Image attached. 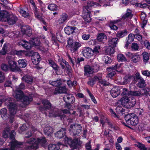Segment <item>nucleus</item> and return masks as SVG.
<instances>
[{
    "mask_svg": "<svg viewBox=\"0 0 150 150\" xmlns=\"http://www.w3.org/2000/svg\"><path fill=\"white\" fill-rule=\"evenodd\" d=\"M49 83L51 85L55 86H60L62 84V82L60 79L55 81H50Z\"/></svg>",
    "mask_w": 150,
    "mask_h": 150,
    "instance_id": "nucleus-44",
    "label": "nucleus"
},
{
    "mask_svg": "<svg viewBox=\"0 0 150 150\" xmlns=\"http://www.w3.org/2000/svg\"><path fill=\"white\" fill-rule=\"evenodd\" d=\"M32 62L34 64H38L40 60V57L38 52H34L31 57Z\"/></svg>",
    "mask_w": 150,
    "mask_h": 150,
    "instance_id": "nucleus-21",
    "label": "nucleus"
},
{
    "mask_svg": "<svg viewBox=\"0 0 150 150\" xmlns=\"http://www.w3.org/2000/svg\"><path fill=\"white\" fill-rule=\"evenodd\" d=\"M49 64L56 71L57 74L58 75L57 71H58L59 69V66L56 63L52 60H49Z\"/></svg>",
    "mask_w": 150,
    "mask_h": 150,
    "instance_id": "nucleus-33",
    "label": "nucleus"
},
{
    "mask_svg": "<svg viewBox=\"0 0 150 150\" xmlns=\"http://www.w3.org/2000/svg\"><path fill=\"white\" fill-rule=\"evenodd\" d=\"M37 141L38 142V145L39 144L41 146L44 147L46 145V141L45 137L41 138H38L37 139Z\"/></svg>",
    "mask_w": 150,
    "mask_h": 150,
    "instance_id": "nucleus-34",
    "label": "nucleus"
},
{
    "mask_svg": "<svg viewBox=\"0 0 150 150\" xmlns=\"http://www.w3.org/2000/svg\"><path fill=\"white\" fill-rule=\"evenodd\" d=\"M135 78L138 83L137 86L140 88H143L146 85L145 81L140 76L139 73L137 72L135 74Z\"/></svg>",
    "mask_w": 150,
    "mask_h": 150,
    "instance_id": "nucleus-12",
    "label": "nucleus"
},
{
    "mask_svg": "<svg viewBox=\"0 0 150 150\" xmlns=\"http://www.w3.org/2000/svg\"><path fill=\"white\" fill-rule=\"evenodd\" d=\"M92 67L94 72H97L99 70V66L98 64V63L97 62H95L93 64Z\"/></svg>",
    "mask_w": 150,
    "mask_h": 150,
    "instance_id": "nucleus-53",
    "label": "nucleus"
},
{
    "mask_svg": "<svg viewBox=\"0 0 150 150\" xmlns=\"http://www.w3.org/2000/svg\"><path fill=\"white\" fill-rule=\"evenodd\" d=\"M22 80L23 81L27 83L30 84L33 82V77L30 75H26L24 76L22 78Z\"/></svg>",
    "mask_w": 150,
    "mask_h": 150,
    "instance_id": "nucleus-25",
    "label": "nucleus"
},
{
    "mask_svg": "<svg viewBox=\"0 0 150 150\" xmlns=\"http://www.w3.org/2000/svg\"><path fill=\"white\" fill-rule=\"evenodd\" d=\"M59 145L55 144H50L48 146L49 150H59Z\"/></svg>",
    "mask_w": 150,
    "mask_h": 150,
    "instance_id": "nucleus-43",
    "label": "nucleus"
},
{
    "mask_svg": "<svg viewBox=\"0 0 150 150\" xmlns=\"http://www.w3.org/2000/svg\"><path fill=\"white\" fill-rule=\"evenodd\" d=\"M128 33L127 31L126 30L118 31L116 34V36L120 38H123L126 36Z\"/></svg>",
    "mask_w": 150,
    "mask_h": 150,
    "instance_id": "nucleus-35",
    "label": "nucleus"
},
{
    "mask_svg": "<svg viewBox=\"0 0 150 150\" xmlns=\"http://www.w3.org/2000/svg\"><path fill=\"white\" fill-rule=\"evenodd\" d=\"M119 39L117 38L110 39L108 41V45L110 47H115Z\"/></svg>",
    "mask_w": 150,
    "mask_h": 150,
    "instance_id": "nucleus-28",
    "label": "nucleus"
},
{
    "mask_svg": "<svg viewBox=\"0 0 150 150\" xmlns=\"http://www.w3.org/2000/svg\"><path fill=\"white\" fill-rule=\"evenodd\" d=\"M63 99L65 103H73L75 101V99L72 94L69 93H66L64 95Z\"/></svg>",
    "mask_w": 150,
    "mask_h": 150,
    "instance_id": "nucleus-19",
    "label": "nucleus"
},
{
    "mask_svg": "<svg viewBox=\"0 0 150 150\" xmlns=\"http://www.w3.org/2000/svg\"><path fill=\"white\" fill-rule=\"evenodd\" d=\"M106 38V36L105 34L100 33L98 34L97 39L99 42H102L104 38Z\"/></svg>",
    "mask_w": 150,
    "mask_h": 150,
    "instance_id": "nucleus-46",
    "label": "nucleus"
},
{
    "mask_svg": "<svg viewBox=\"0 0 150 150\" xmlns=\"http://www.w3.org/2000/svg\"><path fill=\"white\" fill-rule=\"evenodd\" d=\"M84 75L89 76L90 74H92L94 71L92 67L89 65H86L84 67Z\"/></svg>",
    "mask_w": 150,
    "mask_h": 150,
    "instance_id": "nucleus-26",
    "label": "nucleus"
},
{
    "mask_svg": "<svg viewBox=\"0 0 150 150\" xmlns=\"http://www.w3.org/2000/svg\"><path fill=\"white\" fill-rule=\"evenodd\" d=\"M78 138L72 140L71 138H67L65 139V142L71 146H75L78 144Z\"/></svg>",
    "mask_w": 150,
    "mask_h": 150,
    "instance_id": "nucleus-22",
    "label": "nucleus"
},
{
    "mask_svg": "<svg viewBox=\"0 0 150 150\" xmlns=\"http://www.w3.org/2000/svg\"><path fill=\"white\" fill-rule=\"evenodd\" d=\"M142 56L143 57V61L145 63H146L148 62L149 60V54L146 52L143 53Z\"/></svg>",
    "mask_w": 150,
    "mask_h": 150,
    "instance_id": "nucleus-49",
    "label": "nucleus"
},
{
    "mask_svg": "<svg viewBox=\"0 0 150 150\" xmlns=\"http://www.w3.org/2000/svg\"><path fill=\"white\" fill-rule=\"evenodd\" d=\"M25 141V150H35L38 148L37 139L31 138Z\"/></svg>",
    "mask_w": 150,
    "mask_h": 150,
    "instance_id": "nucleus-5",
    "label": "nucleus"
},
{
    "mask_svg": "<svg viewBox=\"0 0 150 150\" xmlns=\"http://www.w3.org/2000/svg\"><path fill=\"white\" fill-rule=\"evenodd\" d=\"M66 133V129L65 128H62L57 133H55L56 137L60 139L65 135Z\"/></svg>",
    "mask_w": 150,
    "mask_h": 150,
    "instance_id": "nucleus-30",
    "label": "nucleus"
},
{
    "mask_svg": "<svg viewBox=\"0 0 150 150\" xmlns=\"http://www.w3.org/2000/svg\"><path fill=\"white\" fill-rule=\"evenodd\" d=\"M8 14V12L4 10L0 12V21L3 19L5 20L6 16Z\"/></svg>",
    "mask_w": 150,
    "mask_h": 150,
    "instance_id": "nucleus-50",
    "label": "nucleus"
},
{
    "mask_svg": "<svg viewBox=\"0 0 150 150\" xmlns=\"http://www.w3.org/2000/svg\"><path fill=\"white\" fill-rule=\"evenodd\" d=\"M82 129L81 126L78 124H73L70 126L69 130L74 134H76L80 133Z\"/></svg>",
    "mask_w": 150,
    "mask_h": 150,
    "instance_id": "nucleus-15",
    "label": "nucleus"
},
{
    "mask_svg": "<svg viewBox=\"0 0 150 150\" xmlns=\"http://www.w3.org/2000/svg\"><path fill=\"white\" fill-rule=\"evenodd\" d=\"M132 16L133 14H132V11L131 10L128 9L126 13L122 16L121 18L117 20H114L113 22L114 23H116L121 21L122 20L124 21H127L130 19Z\"/></svg>",
    "mask_w": 150,
    "mask_h": 150,
    "instance_id": "nucleus-10",
    "label": "nucleus"
},
{
    "mask_svg": "<svg viewBox=\"0 0 150 150\" xmlns=\"http://www.w3.org/2000/svg\"><path fill=\"white\" fill-rule=\"evenodd\" d=\"M74 43L73 40L71 38H69L67 40V47H68L70 48Z\"/></svg>",
    "mask_w": 150,
    "mask_h": 150,
    "instance_id": "nucleus-59",
    "label": "nucleus"
},
{
    "mask_svg": "<svg viewBox=\"0 0 150 150\" xmlns=\"http://www.w3.org/2000/svg\"><path fill=\"white\" fill-rule=\"evenodd\" d=\"M120 93L119 87L115 86L112 88L110 91V93L112 97L115 98L117 97Z\"/></svg>",
    "mask_w": 150,
    "mask_h": 150,
    "instance_id": "nucleus-20",
    "label": "nucleus"
},
{
    "mask_svg": "<svg viewBox=\"0 0 150 150\" xmlns=\"http://www.w3.org/2000/svg\"><path fill=\"white\" fill-rule=\"evenodd\" d=\"M19 12L22 16L24 17H26L28 15V13H27L23 9H20L19 11Z\"/></svg>",
    "mask_w": 150,
    "mask_h": 150,
    "instance_id": "nucleus-62",
    "label": "nucleus"
},
{
    "mask_svg": "<svg viewBox=\"0 0 150 150\" xmlns=\"http://www.w3.org/2000/svg\"><path fill=\"white\" fill-rule=\"evenodd\" d=\"M98 77H100L99 79H98V82L100 83L101 85L104 86H108L110 83L107 82L104 79H102V76L101 74L98 75Z\"/></svg>",
    "mask_w": 150,
    "mask_h": 150,
    "instance_id": "nucleus-40",
    "label": "nucleus"
},
{
    "mask_svg": "<svg viewBox=\"0 0 150 150\" xmlns=\"http://www.w3.org/2000/svg\"><path fill=\"white\" fill-rule=\"evenodd\" d=\"M30 127L31 128V129L33 131L35 132L37 130V129L35 128L34 127L32 126H30L27 123L26 124H23L20 128V129L22 131H23L26 129L28 127Z\"/></svg>",
    "mask_w": 150,
    "mask_h": 150,
    "instance_id": "nucleus-38",
    "label": "nucleus"
},
{
    "mask_svg": "<svg viewBox=\"0 0 150 150\" xmlns=\"http://www.w3.org/2000/svg\"><path fill=\"white\" fill-rule=\"evenodd\" d=\"M7 59L8 60V64L11 71L17 72L18 71L19 69L17 66V63L14 61L13 58L11 56H8L7 57Z\"/></svg>",
    "mask_w": 150,
    "mask_h": 150,
    "instance_id": "nucleus-8",
    "label": "nucleus"
},
{
    "mask_svg": "<svg viewBox=\"0 0 150 150\" xmlns=\"http://www.w3.org/2000/svg\"><path fill=\"white\" fill-rule=\"evenodd\" d=\"M98 75L95 76L93 78H89L88 81V84L92 86H93L94 84L98 79H99L100 77H98Z\"/></svg>",
    "mask_w": 150,
    "mask_h": 150,
    "instance_id": "nucleus-31",
    "label": "nucleus"
},
{
    "mask_svg": "<svg viewBox=\"0 0 150 150\" xmlns=\"http://www.w3.org/2000/svg\"><path fill=\"white\" fill-rule=\"evenodd\" d=\"M88 7L83 8L82 16L85 21L87 22H89L91 21L90 17L91 12L88 10Z\"/></svg>",
    "mask_w": 150,
    "mask_h": 150,
    "instance_id": "nucleus-14",
    "label": "nucleus"
},
{
    "mask_svg": "<svg viewBox=\"0 0 150 150\" xmlns=\"http://www.w3.org/2000/svg\"><path fill=\"white\" fill-rule=\"evenodd\" d=\"M141 18L142 21V23L141 24V27L142 28H143L146 25L147 22V18L145 13H142L141 16Z\"/></svg>",
    "mask_w": 150,
    "mask_h": 150,
    "instance_id": "nucleus-32",
    "label": "nucleus"
},
{
    "mask_svg": "<svg viewBox=\"0 0 150 150\" xmlns=\"http://www.w3.org/2000/svg\"><path fill=\"white\" fill-rule=\"evenodd\" d=\"M1 68L3 70L5 71H7L9 69L8 66L7 65L4 64H3L1 65Z\"/></svg>",
    "mask_w": 150,
    "mask_h": 150,
    "instance_id": "nucleus-64",
    "label": "nucleus"
},
{
    "mask_svg": "<svg viewBox=\"0 0 150 150\" xmlns=\"http://www.w3.org/2000/svg\"><path fill=\"white\" fill-rule=\"evenodd\" d=\"M26 62L27 61L25 59H20L18 61V64L19 67L23 68L25 67L27 65Z\"/></svg>",
    "mask_w": 150,
    "mask_h": 150,
    "instance_id": "nucleus-41",
    "label": "nucleus"
},
{
    "mask_svg": "<svg viewBox=\"0 0 150 150\" xmlns=\"http://www.w3.org/2000/svg\"><path fill=\"white\" fill-rule=\"evenodd\" d=\"M58 62H59L60 65L63 69H64L66 67L67 70L70 71L71 70V67L69 65L68 62L62 58H60L58 59Z\"/></svg>",
    "mask_w": 150,
    "mask_h": 150,
    "instance_id": "nucleus-17",
    "label": "nucleus"
},
{
    "mask_svg": "<svg viewBox=\"0 0 150 150\" xmlns=\"http://www.w3.org/2000/svg\"><path fill=\"white\" fill-rule=\"evenodd\" d=\"M7 49V45L6 44H4L2 50H0V54L2 55H5L6 53Z\"/></svg>",
    "mask_w": 150,
    "mask_h": 150,
    "instance_id": "nucleus-55",
    "label": "nucleus"
},
{
    "mask_svg": "<svg viewBox=\"0 0 150 150\" xmlns=\"http://www.w3.org/2000/svg\"><path fill=\"white\" fill-rule=\"evenodd\" d=\"M7 112V110L5 108H3L0 110V114L3 119H5L8 117Z\"/></svg>",
    "mask_w": 150,
    "mask_h": 150,
    "instance_id": "nucleus-42",
    "label": "nucleus"
},
{
    "mask_svg": "<svg viewBox=\"0 0 150 150\" xmlns=\"http://www.w3.org/2000/svg\"><path fill=\"white\" fill-rule=\"evenodd\" d=\"M125 120L126 123L129 125L135 126L138 123L137 116L134 113H129L125 115Z\"/></svg>",
    "mask_w": 150,
    "mask_h": 150,
    "instance_id": "nucleus-6",
    "label": "nucleus"
},
{
    "mask_svg": "<svg viewBox=\"0 0 150 150\" xmlns=\"http://www.w3.org/2000/svg\"><path fill=\"white\" fill-rule=\"evenodd\" d=\"M126 88L122 89V91L121 95L124 96L121 99L119 100L117 104H121L124 106H126L127 108H131L133 107L136 103L135 99L132 97H129L131 95L129 92Z\"/></svg>",
    "mask_w": 150,
    "mask_h": 150,
    "instance_id": "nucleus-2",
    "label": "nucleus"
},
{
    "mask_svg": "<svg viewBox=\"0 0 150 150\" xmlns=\"http://www.w3.org/2000/svg\"><path fill=\"white\" fill-rule=\"evenodd\" d=\"M19 33L18 32L14 31L9 33L8 36L11 38H17L19 36Z\"/></svg>",
    "mask_w": 150,
    "mask_h": 150,
    "instance_id": "nucleus-56",
    "label": "nucleus"
},
{
    "mask_svg": "<svg viewBox=\"0 0 150 150\" xmlns=\"http://www.w3.org/2000/svg\"><path fill=\"white\" fill-rule=\"evenodd\" d=\"M45 42L43 46L41 48L42 51L44 52L47 51L48 50V41L46 40H44Z\"/></svg>",
    "mask_w": 150,
    "mask_h": 150,
    "instance_id": "nucleus-47",
    "label": "nucleus"
},
{
    "mask_svg": "<svg viewBox=\"0 0 150 150\" xmlns=\"http://www.w3.org/2000/svg\"><path fill=\"white\" fill-rule=\"evenodd\" d=\"M10 148L1 149L0 150H15L21 147V146L23 145V143L18 142L16 140L11 141L10 142Z\"/></svg>",
    "mask_w": 150,
    "mask_h": 150,
    "instance_id": "nucleus-11",
    "label": "nucleus"
},
{
    "mask_svg": "<svg viewBox=\"0 0 150 150\" xmlns=\"http://www.w3.org/2000/svg\"><path fill=\"white\" fill-rule=\"evenodd\" d=\"M134 79V77L133 76L128 75L126 76L125 77V83H127L128 82H129L131 80Z\"/></svg>",
    "mask_w": 150,
    "mask_h": 150,
    "instance_id": "nucleus-57",
    "label": "nucleus"
},
{
    "mask_svg": "<svg viewBox=\"0 0 150 150\" xmlns=\"http://www.w3.org/2000/svg\"><path fill=\"white\" fill-rule=\"evenodd\" d=\"M134 38L135 36L134 34L131 33L129 35L128 37L126 39L127 40V41L131 43L134 41Z\"/></svg>",
    "mask_w": 150,
    "mask_h": 150,
    "instance_id": "nucleus-52",
    "label": "nucleus"
},
{
    "mask_svg": "<svg viewBox=\"0 0 150 150\" xmlns=\"http://www.w3.org/2000/svg\"><path fill=\"white\" fill-rule=\"evenodd\" d=\"M81 46V44L77 42H75L69 48L71 51L75 52L78 50Z\"/></svg>",
    "mask_w": 150,
    "mask_h": 150,
    "instance_id": "nucleus-29",
    "label": "nucleus"
},
{
    "mask_svg": "<svg viewBox=\"0 0 150 150\" xmlns=\"http://www.w3.org/2000/svg\"><path fill=\"white\" fill-rule=\"evenodd\" d=\"M76 27L74 26H68L66 27L64 29V31L66 34L70 35L72 34L74 32Z\"/></svg>",
    "mask_w": 150,
    "mask_h": 150,
    "instance_id": "nucleus-27",
    "label": "nucleus"
},
{
    "mask_svg": "<svg viewBox=\"0 0 150 150\" xmlns=\"http://www.w3.org/2000/svg\"><path fill=\"white\" fill-rule=\"evenodd\" d=\"M19 45H22L24 48L26 50L30 49L31 45L30 42H28L25 40H22L18 43Z\"/></svg>",
    "mask_w": 150,
    "mask_h": 150,
    "instance_id": "nucleus-24",
    "label": "nucleus"
},
{
    "mask_svg": "<svg viewBox=\"0 0 150 150\" xmlns=\"http://www.w3.org/2000/svg\"><path fill=\"white\" fill-rule=\"evenodd\" d=\"M21 31L23 33L26 34L28 36H30L32 33V30L28 25H23L21 26Z\"/></svg>",
    "mask_w": 150,
    "mask_h": 150,
    "instance_id": "nucleus-18",
    "label": "nucleus"
},
{
    "mask_svg": "<svg viewBox=\"0 0 150 150\" xmlns=\"http://www.w3.org/2000/svg\"><path fill=\"white\" fill-rule=\"evenodd\" d=\"M17 19V18L15 15L9 14L8 12L4 21H7L9 25H12L16 23Z\"/></svg>",
    "mask_w": 150,
    "mask_h": 150,
    "instance_id": "nucleus-13",
    "label": "nucleus"
},
{
    "mask_svg": "<svg viewBox=\"0 0 150 150\" xmlns=\"http://www.w3.org/2000/svg\"><path fill=\"white\" fill-rule=\"evenodd\" d=\"M131 95L137 96H150V88L146 87L144 89L139 91H130Z\"/></svg>",
    "mask_w": 150,
    "mask_h": 150,
    "instance_id": "nucleus-7",
    "label": "nucleus"
},
{
    "mask_svg": "<svg viewBox=\"0 0 150 150\" xmlns=\"http://www.w3.org/2000/svg\"><path fill=\"white\" fill-rule=\"evenodd\" d=\"M53 132V129L50 127H45L44 129V133L47 136H50Z\"/></svg>",
    "mask_w": 150,
    "mask_h": 150,
    "instance_id": "nucleus-36",
    "label": "nucleus"
},
{
    "mask_svg": "<svg viewBox=\"0 0 150 150\" xmlns=\"http://www.w3.org/2000/svg\"><path fill=\"white\" fill-rule=\"evenodd\" d=\"M14 53L19 56H22L24 54L25 52L24 51L21 50L19 51L15 50L14 51Z\"/></svg>",
    "mask_w": 150,
    "mask_h": 150,
    "instance_id": "nucleus-60",
    "label": "nucleus"
},
{
    "mask_svg": "<svg viewBox=\"0 0 150 150\" xmlns=\"http://www.w3.org/2000/svg\"><path fill=\"white\" fill-rule=\"evenodd\" d=\"M87 5L88 7H92L98 5L99 4L98 2H95L93 1V0H88Z\"/></svg>",
    "mask_w": 150,
    "mask_h": 150,
    "instance_id": "nucleus-48",
    "label": "nucleus"
},
{
    "mask_svg": "<svg viewBox=\"0 0 150 150\" xmlns=\"http://www.w3.org/2000/svg\"><path fill=\"white\" fill-rule=\"evenodd\" d=\"M11 129L9 127H7L4 130L3 133V136L5 138H8L9 135L10 139L11 141L16 140L15 139V137L16 134V132L13 130H12L10 132Z\"/></svg>",
    "mask_w": 150,
    "mask_h": 150,
    "instance_id": "nucleus-9",
    "label": "nucleus"
},
{
    "mask_svg": "<svg viewBox=\"0 0 150 150\" xmlns=\"http://www.w3.org/2000/svg\"><path fill=\"white\" fill-rule=\"evenodd\" d=\"M48 8L49 10L53 11L57 10L58 8L57 6L54 4H51L49 5Z\"/></svg>",
    "mask_w": 150,
    "mask_h": 150,
    "instance_id": "nucleus-51",
    "label": "nucleus"
},
{
    "mask_svg": "<svg viewBox=\"0 0 150 150\" xmlns=\"http://www.w3.org/2000/svg\"><path fill=\"white\" fill-rule=\"evenodd\" d=\"M140 58L139 56L136 54L134 53L131 57V61L134 63H137L139 62L140 60Z\"/></svg>",
    "mask_w": 150,
    "mask_h": 150,
    "instance_id": "nucleus-37",
    "label": "nucleus"
},
{
    "mask_svg": "<svg viewBox=\"0 0 150 150\" xmlns=\"http://www.w3.org/2000/svg\"><path fill=\"white\" fill-rule=\"evenodd\" d=\"M117 58L118 60L120 62L126 61L127 59L124 55L122 54H119L117 55Z\"/></svg>",
    "mask_w": 150,
    "mask_h": 150,
    "instance_id": "nucleus-54",
    "label": "nucleus"
},
{
    "mask_svg": "<svg viewBox=\"0 0 150 150\" xmlns=\"http://www.w3.org/2000/svg\"><path fill=\"white\" fill-rule=\"evenodd\" d=\"M68 16L67 14L65 13H63L61 16V18L59 20V23H62L67 20Z\"/></svg>",
    "mask_w": 150,
    "mask_h": 150,
    "instance_id": "nucleus-39",
    "label": "nucleus"
},
{
    "mask_svg": "<svg viewBox=\"0 0 150 150\" xmlns=\"http://www.w3.org/2000/svg\"><path fill=\"white\" fill-rule=\"evenodd\" d=\"M42 105L40 108V110L46 115L49 114V117H56L60 116L57 109L52 106L50 103L47 99H43L42 101Z\"/></svg>",
    "mask_w": 150,
    "mask_h": 150,
    "instance_id": "nucleus-1",
    "label": "nucleus"
},
{
    "mask_svg": "<svg viewBox=\"0 0 150 150\" xmlns=\"http://www.w3.org/2000/svg\"><path fill=\"white\" fill-rule=\"evenodd\" d=\"M83 55L86 57L88 58L93 55V50L89 47L85 48L82 52Z\"/></svg>",
    "mask_w": 150,
    "mask_h": 150,
    "instance_id": "nucleus-16",
    "label": "nucleus"
},
{
    "mask_svg": "<svg viewBox=\"0 0 150 150\" xmlns=\"http://www.w3.org/2000/svg\"><path fill=\"white\" fill-rule=\"evenodd\" d=\"M67 89L65 86L62 87L57 86L55 89L54 93L55 94L66 93L67 91Z\"/></svg>",
    "mask_w": 150,
    "mask_h": 150,
    "instance_id": "nucleus-23",
    "label": "nucleus"
},
{
    "mask_svg": "<svg viewBox=\"0 0 150 150\" xmlns=\"http://www.w3.org/2000/svg\"><path fill=\"white\" fill-rule=\"evenodd\" d=\"M132 50L134 51H137L139 49V46L136 43H132Z\"/></svg>",
    "mask_w": 150,
    "mask_h": 150,
    "instance_id": "nucleus-63",
    "label": "nucleus"
},
{
    "mask_svg": "<svg viewBox=\"0 0 150 150\" xmlns=\"http://www.w3.org/2000/svg\"><path fill=\"white\" fill-rule=\"evenodd\" d=\"M13 99L10 97L8 98L5 101V104L8 107V109L11 115H15L17 110L18 105L13 102Z\"/></svg>",
    "mask_w": 150,
    "mask_h": 150,
    "instance_id": "nucleus-4",
    "label": "nucleus"
},
{
    "mask_svg": "<svg viewBox=\"0 0 150 150\" xmlns=\"http://www.w3.org/2000/svg\"><path fill=\"white\" fill-rule=\"evenodd\" d=\"M105 63L106 64H110L112 62V60L111 58L107 56H105Z\"/></svg>",
    "mask_w": 150,
    "mask_h": 150,
    "instance_id": "nucleus-61",
    "label": "nucleus"
},
{
    "mask_svg": "<svg viewBox=\"0 0 150 150\" xmlns=\"http://www.w3.org/2000/svg\"><path fill=\"white\" fill-rule=\"evenodd\" d=\"M14 97L18 101H21L24 105V106L28 105L32 100L30 96H25L23 92L19 89H17L13 94Z\"/></svg>",
    "mask_w": 150,
    "mask_h": 150,
    "instance_id": "nucleus-3",
    "label": "nucleus"
},
{
    "mask_svg": "<svg viewBox=\"0 0 150 150\" xmlns=\"http://www.w3.org/2000/svg\"><path fill=\"white\" fill-rule=\"evenodd\" d=\"M30 42L31 44L35 46H38L40 45V41L36 38H32L31 40L30 41Z\"/></svg>",
    "mask_w": 150,
    "mask_h": 150,
    "instance_id": "nucleus-45",
    "label": "nucleus"
},
{
    "mask_svg": "<svg viewBox=\"0 0 150 150\" xmlns=\"http://www.w3.org/2000/svg\"><path fill=\"white\" fill-rule=\"evenodd\" d=\"M121 64L118 63H116L115 65H113L111 67H109L107 68L108 70L111 69L112 70H117V69H119L120 67Z\"/></svg>",
    "mask_w": 150,
    "mask_h": 150,
    "instance_id": "nucleus-58",
    "label": "nucleus"
}]
</instances>
